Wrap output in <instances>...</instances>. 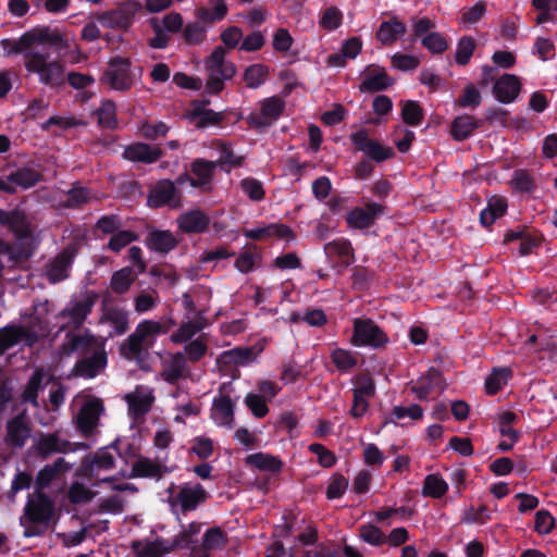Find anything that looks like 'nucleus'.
<instances>
[{
	"label": "nucleus",
	"mask_w": 557,
	"mask_h": 557,
	"mask_svg": "<svg viewBox=\"0 0 557 557\" xmlns=\"http://www.w3.org/2000/svg\"><path fill=\"white\" fill-rule=\"evenodd\" d=\"M1 46L8 54L23 53L26 71L36 74L41 84L51 88L65 84V63L59 59L50 60L47 53L32 51L27 32L18 39H3Z\"/></svg>",
	"instance_id": "1"
},
{
	"label": "nucleus",
	"mask_w": 557,
	"mask_h": 557,
	"mask_svg": "<svg viewBox=\"0 0 557 557\" xmlns=\"http://www.w3.org/2000/svg\"><path fill=\"white\" fill-rule=\"evenodd\" d=\"M174 324L173 320H143L134 332L120 344V355L128 361L137 363L145 361L154 346L157 337L168 334Z\"/></svg>",
	"instance_id": "2"
},
{
	"label": "nucleus",
	"mask_w": 557,
	"mask_h": 557,
	"mask_svg": "<svg viewBox=\"0 0 557 557\" xmlns=\"http://www.w3.org/2000/svg\"><path fill=\"white\" fill-rule=\"evenodd\" d=\"M225 57V48L218 46L205 60V69L208 72L206 90L211 95L220 94L225 87L224 81H230L236 75V65Z\"/></svg>",
	"instance_id": "3"
},
{
	"label": "nucleus",
	"mask_w": 557,
	"mask_h": 557,
	"mask_svg": "<svg viewBox=\"0 0 557 557\" xmlns=\"http://www.w3.org/2000/svg\"><path fill=\"white\" fill-rule=\"evenodd\" d=\"M141 10L143 4L140 1L122 0L114 8L96 13L94 17L107 28L127 30Z\"/></svg>",
	"instance_id": "4"
},
{
	"label": "nucleus",
	"mask_w": 557,
	"mask_h": 557,
	"mask_svg": "<svg viewBox=\"0 0 557 557\" xmlns=\"http://www.w3.org/2000/svg\"><path fill=\"white\" fill-rule=\"evenodd\" d=\"M54 512V500L44 491H35L27 497L20 522L22 525H26V523L44 524L47 528L53 519Z\"/></svg>",
	"instance_id": "5"
},
{
	"label": "nucleus",
	"mask_w": 557,
	"mask_h": 557,
	"mask_svg": "<svg viewBox=\"0 0 557 557\" xmlns=\"http://www.w3.org/2000/svg\"><path fill=\"white\" fill-rule=\"evenodd\" d=\"M82 447H84V444L72 443L64 438L60 430L39 433L32 445L34 454L41 459H47L55 454L65 455L74 453Z\"/></svg>",
	"instance_id": "6"
},
{
	"label": "nucleus",
	"mask_w": 557,
	"mask_h": 557,
	"mask_svg": "<svg viewBox=\"0 0 557 557\" xmlns=\"http://www.w3.org/2000/svg\"><path fill=\"white\" fill-rule=\"evenodd\" d=\"M169 504L172 507L178 506L183 513L196 510L209 498L208 492L199 483H185L177 487L172 484L169 487Z\"/></svg>",
	"instance_id": "7"
},
{
	"label": "nucleus",
	"mask_w": 557,
	"mask_h": 557,
	"mask_svg": "<svg viewBox=\"0 0 557 557\" xmlns=\"http://www.w3.org/2000/svg\"><path fill=\"white\" fill-rule=\"evenodd\" d=\"M99 295L95 290H86L77 298L73 299L70 305L60 312V317L67 319V323L61 329L65 330L79 329L86 321L87 317L91 313Z\"/></svg>",
	"instance_id": "8"
},
{
	"label": "nucleus",
	"mask_w": 557,
	"mask_h": 557,
	"mask_svg": "<svg viewBox=\"0 0 557 557\" xmlns=\"http://www.w3.org/2000/svg\"><path fill=\"white\" fill-rule=\"evenodd\" d=\"M285 101L280 96L265 98L259 102V110L246 117L247 124L253 129H264L276 122L284 113Z\"/></svg>",
	"instance_id": "9"
},
{
	"label": "nucleus",
	"mask_w": 557,
	"mask_h": 557,
	"mask_svg": "<svg viewBox=\"0 0 557 557\" xmlns=\"http://www.w3.org/2000/svg\"><path fill=\"white\" fill-rule=\"evenodd\" d=\"M350 343L357 347L382 348L388 343V336L373 320L357 318Z\"/></svg>",
	"instance_id": "10"
},
{
	"label": "nucleus",
	"mask_w": 557,
	"mask_h": 557,
	"mask_svg": "<svg viewBox=\"0 0 557 557\" xmlns=\"http://www.w3.org/2000/svg\"><path fill=\"white\" fill-rule=\"evenodd\" d=\"M32 432L33 422L24 409L7 421L3 441L8 447L22 449L32 437Z\"/></svg>",
	"instance_id": "11"
},
{
	"label": "nucleus",
	"mask_w": 557,
	"mask_h": 557,
	"mask_svg": "<svg viewBox=\"0 0 557 557\" xmlns=\"http://www.w3.org/2000/svg\"><path fill=\"white\" fill-rule=\"evenodd\" d=\"M147 202L154 209L162 207L178 209L182 207V194L171 180H160L149 190Z\"/></svg>",
	"instance_id": "12"
},
{
	"label": "nucleus",
	"mask_w": 557,
	"mask_h": 557,
	"mask_svg": "<svg viewBox=\"0 0 557 557\" xmlns=\"http://www.w3.org/2000/svg\"><path fill=\"white\" fill-rule=\"evenodd\" d=\"M81 245L77 242L70 243L47 265L46 276L50 283H59L69 276V269L78 253Z\"/></svg>",
	"instance_id": "13"
},
{
	"label": "nucleus",
	"mask_w": 557,
	"mask_h": 557,
	"mask_svg": "<svg viewBox=\"0 0 557 557\" xmlns=\"http://www.w3.org/2000/svg\"><path fill=\"white\" fill-rule=\"evenodd\" d=\"M350 139L356 150L364 152L375 162H383L395 156L392 147L382 145L380 141L370 138L366 129L354 133Z\"/></svg>",
	"instance_id": "14"
},
{
	"label": "nucleus",
	"mask_w": 557,
	"mask_h": 557,
	"mask_svg": "<svg viewBox=\"0 0 557 557\" xmlns=\"http://www.w3.org/2000/svg\"><path fill=\"white\" fill-rule=\"evenodd\" d=\"M104 79L112 89L129 90L134 84L129 59L120 57L112 59L104 73Z\"/></svg>",
	"instance_id": "15"
},
{
	"label": "nucleus",
	"mask_w": 557,
	"mask_h": 557,
	"mask_svg": "<svg viewBox=\"0 0 557 557\" xmlns=\"http://www.w3.org/2000/svg\"><path fill=\"white\" fill-rule=\"evenodd\" d=\"M103 411V401L100 398H91L86 401L77 413L74 423L77 431L88 437L98 428L100 414Z\"/></svg>",
	"instance_id": "16"
},
{
	"label": "nucleus",
	"mask_w": 557,
	"mask_h": 557,
	"mask_svg": "<svg viewBox=\"0 0 557 557\" xmlns=\"http://www.w3.org/2000/svg\"><path fill=\"white\" fill-rule=\"evenodd\" d=\"M98 349H104V339L97 337L89 332L67 333L62 350L65 355H72L79 351L83 355H92Z\"/></svg>",
	"instance_id": "17"
},
{
	"label": "nucleus",
	"mask_w": 557,
	"mask_h": 557,
	"mask_svg": "<svg viewBox=\"0 0 557 557\" xmlns=\"http://www.w3.org/2000/svg\"><path fill=\"white\" fill-rule=\"evenodd\" d=\"M190 374L186 356L181 352H170L162 360L160 377L169 383L176 384L180 380L187 379Z\"/></svg>",
	"instance_id": "18"
},
{
	"label": "nucleus",
	"mask_w": 557,
	"mask_h": 557,
	"mask_svg": "<svg viewBox=\"0 0 557 557\" xmlns=\"http://www.w3.org/2000/svg\"><path fill=\"white\" fill-rule=\"evenodd\" d=\"M216 170V162L206 159H196L190 164L188 174L189 184L202 191H211Z\"/></svg>",
	"instance_id": "19"
},
{
	"label": "nucleus",
	"mask_w": 557,
	"mask_h": 557,
	"mask_svg": "<svg viewBox=\"0 0 557 557\" xmlns=\"http://www.w3.org/2000/svg\"><path fill=\"white\" fill-rule=\"evenodd\" d=\"M38 341V335L28 327L10 324L0 329V356L20 342L32 346Z\"/></svg>",
	"instance_id": "20"
},
{
	"label": "nucleus",
	"mask_w": 557,
	"mask_h": 557,
	"mask_svg": "<svg viewBox=\"0 0 557 557\" xmlns=\"http://www.w3.org/2000/svg\"><path fill=\"white\" fill-rule=\"evenodd\" d=\"M384 206L376 202H367L363 207H357L350 210L346 215V222L349 227L363 230L371 227L375 220L383 214Z\"/></svg>",
	"instance_id": "21"
},
{
	"label": "nucleus",
	"mask_w": 557,
	"mask_h": 557,
	"mask_svg": "<svg viewBox=\"0 0 557 557\" xmlns=\"http://www.w3.org/2000/svg\"><path fill=\"white\" fill-rule=\"evenodd\" d=\"M124 399L128 405L129 414L134 419H139L151 410L156 398L151 388L139 385L126 394Z\"/></svg>",
	"instance_id": "22"
},
{
	"label": "nucleus",
	"mask_w": 557,
	"mask_h": 557,
	"mask_svg": "<svg viewBox=\"0 0 557 557\" xmlns=\"http://www.w3.org/2000/svg\"><path fill=\"white\" fill-rule=\"evenodd\" d=\"M0 224L7 226L17 239L29 238L33 235L32 224L23 210L0 209Z\"/></svg>",
	"instance_id": "23"
},
{
	"label": "nucleus",
	"mask_w": 557,
	"mask_h": 557,
	"mask_svg": "<svg viewBox=\"0 0 557 557\" xmlns=\"http://www.w3.org/2000/svg\"><path fill=\"white\" fill-rule=\"evenodd\" d=\"M163 150L157 145L137 141L125 147L123 158L131 162L152 164L163 157Z\"/></svg>",
	"instance_id": "24"
},
{
	"label": "nucleus",
	"mask_w": 557,
	"mask_h": 557,
	"mask_svg": "<svg viewBox=\"0 0 557 557\" xmlns=\"http://www.w3.org/2000/svg\"><path fill=\"white\" fill-rule=\"evenodd\" d=\"M107 366V352L98 349L90 356L79 359L72 369V375L85 379H92L100 374Z\"/></svg>",
	"instance_id": "25"
},
{
	"label": "nucleus",
	"mask_w": 557,
	"mask_h": 557,
	"mask_svg": "<svg viewBox=\"0 0 557 557\" xmlns=\"http://www.w3.org/2000/svg\"><path fill=\"white\" fill-rule=\"evenodd\" d=\"M208 312V308L203 307L198 312L197 315L193 320H188L186 322L181 323L178 329L171 334V342L174 344H183L201 332L203 329L210 325L206 313Z\"/></svg>",
	"instance_id": "26"
},
{
	"label": "nucleus",
	"mask_w": 557,
	"mask_h": 557,
	"mask_svg": "<svg viewBox=\"0 0 557 557\" xmlns=\"http://www.w3.org/2000/svg\"><path fill=\"white\" fill-rule=\"evenodd\" d=\"M42 178V174L34 168H18L14 172L10 173L5 180L2 178V182L12 189V191L4 193L13 195L16 193L17 187L22 189H28L30 187H34L39 182H41Z\"/></svg>",
	"instance_id": "27"
},
{
	"label": "nucleus",
	"mask_w": 557,
	"mask_h": 557,
	"mask_svg": "<svg viewBox=\"0 0 557 557\" xmlns=\"http://www.w3.org/2000/svg\"><path fill=\"white\" fill-rule=\"evenodd\" d=\"M393 83V78L389 77L385 69L371 65L362 73L359 90L361 92H376L391 87Z\"/></svg>",
	"instance_id": "28"
},
{
	"label": "nucleus",
	"mask_w": 557,
	"mask_h": 557,
	"mask_svg": "<svg viewBox=\"0 0 557 557\" xmlns=\"http://www.w3.org/2000/svg\"><path fill=\"white\" fill-rule=\"evenodd\" d=\"M521 87V79L517 75L506 73L495 81L493 95L502 103H511L518 98Z\"/></svg>",
	"instance_id": "29"
},
{
	"label": "nucleus",
	"mask_w": 557,
	"mask_h": 557,
	"mask_svg": "<svg viewBox=\"0 0 557 557\" xmlns=\"http://www.w3.org/2000/svg\"><path fill=\"white\" fill-rule=\"evenodd\" d=\"M208 103L209 101L194 103L193 108L189 111L188 117L197 128L221 126L226 120L225 112H215L211 109H206L205 106Z\"/></svg>",
	"instance_id": "30"
},
{
	"label": "nucleus",
	"mask_w": 557,
	"mask_h": 557,
	"mask_svg": "<svg viewBox=\"0 0 557 557\" xmlns=\"http://www.w3.org/2000/svg\"><path fill=\"white\" fill-rule=\"evenodd\" d=\"M444 388L445 381L442 373L438 370L431 369L417 381L411 391L418 399L423 400L433 394H440Z\"/></svg>",
	"instance_id": "31"
},
{
	"label": "nucleus",
	"mask_w": 557,
	"mask_h": 557,
	"mask_svg": "<svg viewBox=\"0 0 557 557\" xmlns=\"http://www.w3.org/2000/svg\"><path fill=\"white\" fill-rule=\"evenodd\" d=\"M177 225L183 233L199 234L208 230L210 218L199 209L190 210L177 218Z\"/></svg>",
	"instance_id": "32"
},
{
	"label": "nucleus",
	"mask_w": 557,
	"mask_h": 557,
	"mask_svg": "<svg viewBox=\"0 0 557 557\" xmlns=\"http://www.w3.org/2000/svg\"><path fill=\"white\" fill-rule=\"evenodd\" d=\"M100 324H109L113 327L115 335H123L129 329L128 312L116 306H107L101 310Z\"/></svg>",
	"instance_id": "33"
},
{
	"label": "nucleus",
	"mask_w": 557,
	"mask_h": 557,
	"mask_svg": "<svg viewBox=\"0 0 557 557\" xmlns=\"http://www.w3.org/2000/svg\"><path fill=\"white\" fill-rule=\"evenodd\" d=\"M131 548L136 557H163L173 550V545L162 539L136 540L132 542Z\"/></svg>",
	"instance_id": "34"
},
{
	"label": "nucleus",
	"mask_w": 557,
	"mask_h": 557,
	"mask_svg": "<svg viewBox=\"0 0 557 557\" xmlns=\"http://www.w3.org/2000/svg\"><path fill=\"white\" fill-rule=\"evenodd\" d=\"M71 469L69 462L65 461L64 458H58L52 463L46 465L36 476V490L35 491H44L47 488L54 480H57L61 474L66 473Z\"/></svg>",
	"instance_id": "35"
},
{
	"label": "nucleus",
	"mask_w": 557,
	"mask_h": 557,
	"mask_svg": "<svg viewBox=\"0 0 557 557\" xmlns=\"http://www.w3.org/2000/svg\"><path fill=\"white\" fill-rule=\"evenodd\" d=\"M168 472V468L157 459L138 457L132 465V478L161 479Z\"/></svg>",
	"instance_id": "36"
},
{
	"label": "nucleus",
	"mask_w": 557,
	"mask_h": 557,
	"mask_svg": "<svg viewBox=\"0 0 557 557\" xmlns=\"http://www.w3.org/2000/svg\"><path fill=\"white\" fill-rule=\"evenodd\" d=\"M256 357L257 354L252 347H236L223 351L216 361L221 368H236L255 361Z\"/></svg>",
	"instance_id": "37"
},
{
	"label": "nucleus",
	"mask_w": 557,
	"mask_h": 557,
	"mask_svg": "<svg viewBox=\"0 0 557 557\" xmlns=\"http://www.w3.org/2000/svg\"><path fill=\"white\" fill-rule=\"evenodd\" d=\"M324 252L331 260H337L346 267L355 261V250L351 243L346 238H337L325 244Z\"/></svg>",
	"instance_id": "38"
},
{
	"label": "nucleus",
	"mask_w": 557,
	"mask_h": 557,
	"mask_svg": "<svg viewBox=\"0 0 557 557\" xmlns=\"http://www.w3.org/2000/svg\"><path fill=\"white\" fill-rule=\"evenodd\" d=\"M244 235L252 240H267L271 237H277L283 239H294L295 234L293 230L285 224H269L264 227H258L252 230H246Z\"/></svg>",
	"instance_id": "39"
},
{
	"label": "nucleus",
	"mask_w": 557,
	"mask_h": 557,
	"mask_svg": "<svg viewBox=\"0 0 557 557\" xmlns=\"http://www.w3.org/2000/svg\"><path fill=\"white\" fill-rule=\"evenodd\" d=\"M45 377L46 370L44 368L38 367L34 370L20 396L23 404H30L34 407L39 406L38 395L44 388Z\"/></svg>",
	"instance_id": "40"
},
{
	"label": "nucleus",
	"mask_w": 557,
	"mask_h": 557,
	"mask_svg": "<svg viewBox=\"0 0 557 557\" xmlns=\"http://www.w3.org/2000/svg\"><path fill=\"white\" fill-rule=\"evenodd\" d=\"M211 147L218 149L221 152V157L218 159L216 166L220 165L226 172L232 169L240 168L245 163L244 156H236L233 151L232 146L223 139H214L211 141Z\"/></svg>",
	"instance_id": "41"
},
{
	"label": "nucleus",
	"mask_w": 557,
	"mask_h": 557,
	"mask_svg": "<svg viewBox=\"0 0 557 557\" xmlns=\"http://www.w3.org/2000/svg\"><path fill=\"white\" fill-rule=\"evenodd\" d=\"M211 417L219 425H233L234 404L228 395H220L213 400Z\"/></svg>",
	"instance_id": "42"
},
{
	"label": "nucleus",
	"mask_w": 557,
	"mask_h": 557,
	"mask_svg": "<svg viewBox=\"0 0 557 557\" xmlns=\"http://www.w3.org/2000/svg\"><path fill=\"white\" fill-rule=\"evenodd\" d=\"M407 32L406 25L393 16L391 20L383 22L377 32L376 38L384 46L393 45L399 37L404 36Z\"/></svg>",
	"instance_id": "43"
},
{
	"label": "nucleus",
	"mask_w": 557,
	"mask_h": 557,
	"mask_svg": "<svg viewBox=\"0 0 557 557\" xmlns=\"http://www.w3.org/2000/svg\"><path fill=\"white\" fill-rule=\"evenodd\" d=\"M178 242L171 231H151L147 238L146 245L150 250L161 253H168L177 246Z\"/></svg>",
	"instance_id": "44"
},
{
	"label": "nucleus",
	"mask_w": 557,
	"mask_h": 557,
	"mask_svg": "<svg viewBox=\"0 0 557 557\" xmlns=\"http://www.w3.org/2000/svg\"><path fill=\"white\" fill-rule=\"evenodd\" d=\"M246 466L260 471L280 473L283 469V461L273 455L267 453H256L245 458Z\"/></svg>",
	"instance_id": "45"
},
{
	"label": "nucleus",
	"mask_w": 557,
	"mask_h": 557,
	"mask_svg": "<svg viewBox=\"0 0 557 557\" xmlns=\"http://www.w3.org/2000/svg\"><path fill=\"white\" fill-rule=\"evenodd\" d=\"M479 126L480 123L473 115L463 114L453 120L449 133L455 140L462 141L469 138Z\"/></svg>",
	"instance_id": "46"
},
{
	"label": "nucleus",
	"mask_w": 557,
	"mask_h": 557,
	"mask_svg": "<svg viewBox=\"0 0 557 557\" xmlns=\"http://www.w3.org/2000/svg\"><path fill=\"white\" fill-rule=\"evenodd\" d=\"M32 48L35 45L49 44L57 47H65L63 35L58 29L50 27H35L27 32Z\"/></svg>",
	"instance_id": "47"
},
{
	"label": "nucleus",
	"mask_w": 557,
	"mask_h": 557,
	"mask_svg": "<svg viewBox=\"0 0 557 557\" xmlns=\"http://www.w3.org/2000/svg\"><path fill=\"white\" fill-rule=\"evenodd\" d=\"M262 255L256 245H247L235 260V268L242 273H249L260 267Z\"/></svg>",
	"instance_id": "48"
},
{
	"label": "nucleus",
	"mask_w": 557,
	"mask_h": 557,
	"mask_svg": "<svg viewBox=\"0 0 557 557\" xmlns=\"http://www.w3.org/2000/svg\"><path fill=\"white\" fill-rule=\"evenodd\" d=\"M509 186L516 193L532 194L537 188V182L531 171L518 169L513 171Z\"/></svg>",
	"instance_id": "49"
},
{
	"label": "nucleus",
	"mask_w": 557,
	"mask_h": 557,
	"mask_svg": "<svg viewBox=\"0 0 557 557\" xmlns=\"http://www.w3.org/2000/svg\"><path fill=\"white\" fill-rule=\"evenodd\" d=\"M508 208V203L503 196H493L487 200V207L481 212L480 221L484 226H491L495 220L502 218Z\"/></svg>",
	"instance_id": "50"
},
{
	"label": "nucleus",
	"mask_w": 557,
	"mask_h": 557,
	"mask_svg": "<svg viewBox=\"0 0 557 557\" xmlns=\"http://www.w3.org/2000/svg\"><path fill=\"white\" fill-rule=\"evenodd\" d=\"M137 274L129 267L122 268L115 271L110 281V288L116 295H124L127 293L135 282Z\"/></svg>",
	"instance_id": "51"
},
{
	"label": "nucleus",
	"mask_w": 557,
	"mask_h": 557,
	"mask_svg": "<svg viewBox=\"0 0 557 557\" xmlns=\"http://www.w3.org/2000/svg\"><path fill=\"white\" fill-rule=\"evenodd\" d=\"M209 337L207 334H201L197 338L189 341L184 347V355L187 362H199L208 352Z\"/></svg>",
	"instance_id": "52"
},
{
	"label": "nucleus",
	"mask_w": 557,
	"mask_h": 557,
	"mask_svg": "<svg viewBox=\"0 0 557 557\" xmlns=\"http://www.w3.org/2000/svg\"><path fill=\"white\" fill-rule=\"evenodd\" d=\"M122 227V219L117 214L100 216L94 225V234L98 238L112 236Z\"/></svg>",
	"instance_id": "53"
},
{
	"label": "nucleus",
	"mask_w": 557,
	"mask_h": 557,
	"mask_svg": "<svg viewBox=\"0 0 557 557\" xmlns=\"http://www.w3.org/2000/svg\"><path fill=\"white\" fill-rule=\"evenodd\" d=\"M202 524L200 522H191L185 527L178 534H176L171 545L174 548H187L197 542L198 535L201 532Z\"/></svg>",
	"instance_id": "54"
},
{
	"label": "nucleus",
	"mask_w": 557,
	"mask_h": 557,
	"mask_svg": "<svg viewBox=\"0 0 557 557\" xmlns=\"http://www.w3.org/2000/svg\"><path fill=\"white\" fill-rule=\"evenodd\" d=\"M98 125L102 128L114 129L117 127L116 106L111 100H106L95 111Z\"/></svg>",
	"instance_id": "55"
},
{
	"label": "nucleus",
	"mask_w": 557,
	"mask_h": 557,
	"mask_svg": "<svg viewBox=\"0 0 557 557\" xmlns=\"http://www.w3.org/2000/svg\"><path fill=\"white\" fill-rule=\"evenodd\" d=\"M448 491V484L440 474H429L425 476L422 487V494L432 498H441Z\"/></svg>",
	"instance_id": "56"
},
{
	"label": "nucleus",
	"mask_w": 557,
	"mask_h": 557,
	"mask_svg": "<svg viewBox=\"0 0 557 557\" xmlns=\"http://www.w3.org/2000/svg\"><path fill=\"white\" fill-rule=\"evenodd\" d=\"M138 239V234L132 230H122L120 228L115 234H113L107 244V249L119 253L124 248H126L133 242Z\"/></svg>",
	"instance_id": "57"
},
{
	"label": "nucleus",
	"mask_w": 557,
	"mask_h": 557,
	"mask_svg": "<svg viewBox=\"0 0 557 557\" xmlns=\"http://www.w3.org/2000/svg\"><path fill=\"white\" fill-rule=\"evenodd\" d=\"M511 374L512 372L509 368L494 369L485 380L486 394H497L507 384Z\"/></svg>",
	"instance_id": "58"
},
{
	"label": "nucleus",
	"mask_w": 557,
	"mask_h": 557,
	"mask_svg": "<svg viewBox=\"0 0 557 557\" xmlns=\"http://www.w3.org/2000/svg\"><path fill=\"white\" fill-rule=\"evenodd\" d=\"M401 119L409 126H418L424 119V112L418 101L407 100L401 103Z\"/></svg>",
	"instance_id": "59"
},
{
	"label": "nucleus",
	"mask_w": 557,
	"mask_h": 557,
	"mask_svg": "<svg viewBox=\"0 0 557 557\" xmlns=\"http://www.w3.org/2000/svg\"><path fill=\"white\" fill-rule=\"evenodd\" d=\"M170 126L162 121H144L139 128V135L147 140H157L158 138L165 137L170 132Z\"/></svg>",
	"instance_id": "60"
},
{
	"label": "nucleus",
	"mask_w": 557,
	"mask_h": 557,
	"mask_svg": "<svg viewBox=\"0 0 557 557\" xmlns=\"http://www.w3.org/2000/svg\"><path fill=\"white\" fill-rule=\"evenodd\" d=\"M331 360L337 370L348 372L357 366L356 355L344 348H335L331 352Z\"/></svg>",
	"instance_id": "61"
},
{
	"label": "nucleus",
	"mask_w": 557,
	"mask_h": 557,
	"mask_svg": "<svg viewBox=\"0 0 557 557\" xmlns=\"http://www.w3.org/2000/svg\"><path fill=\"white\" fill-rule=\"evenodd\" d=\"M476 48V41L471 36H463L458 40L455 61L458 65H467Z\"/></svg>",
	"instance_id": "62"
},
{
	"label": "nucleus",
	"mask_w": 557,
	"mask_h": 557,
	"mask_svg": "<svg viewBox=\"0 0 557 557\" xmlns=\"http://www.w3.org/2000/svg\"><path fill=\"white\" fill-rule=\"evenodd\" d=\"M239 188L251 201L259 202L265 197L263 184L257 178H243L239 182Z\"/></svg>",
	"instance_id": "63"
},
{
	"label": "nucleus",
	"mask_w": 557,
	"mask_h": 557,
	"mask_svg": "<svg viewBox=\"0 0 557 557\" xmlns=\"http://www.w3.org/2000/svg\"><path fill=\"white\" fill-rule=\"evenodd\" d=\"M269 69L264 64H252L244 72V81L249 88L259 87L267 78Z\"/></svg>",
	"instance_id": "64"
}]
</instances>
